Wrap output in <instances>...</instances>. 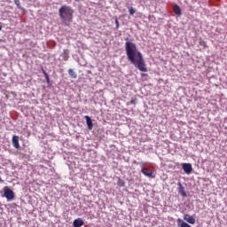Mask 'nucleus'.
I'll use <instances>...</instances> for the list:
<instances>
[{
	"label": "nucleus",
	"mask_w": 227,
	"mask_h": 227,
	"mask_svg": "<svg viewBox=\"0 0 227 227\" xmlns=\"http://www.w3.org/2000/svg\"><path fill=\"white\" fill-rule=\"evenodd\" d=\"M126 56L131 65H134L140 72H148L143 53L137 49L136 43L128 41L125 43Z\"/></svg>",
	"instance_id": "f257e3e1"
},
{
	"label": "nucleus",
	"mask_w": 227,
	"mask_h": 227,
	"mask_svg": "<svg viewBox=\"0 0 227 227\" xmlns=\"http://www.w3.org/2000/svg\"><path fill=\"white\" fill-rule=\"evenodd\" d=\"M59 15L63 24L66 26H70V23L74 19V9H72L70 6L63 5L59 10Z\"/></svg>",
	"instance_id": "f03ea898"
},
{
	"label": "nucleus",
	"mask_w": 227,
	"mask_h": 227,
	"mask_svg": "<svg viewBox=\"0 0 227 227\" xmlns=\"http://www.w3.org/2000/svg\"><path fill=\"white\" fill-rule=\"evenodd\" d=\"M4 198H6V200L8 201H12V200H13V198H15V193L13 192V191L9 189L8 187H4Z\"/></svg>",
	"instance_id": "7ed1b4c3"
},
{
	"label": "nucleus",
	"mask_w": 227,
	"mask_h": 227,
	"mask_svg": "<svg viewBox=\"0 0 227 227\" xmlns=\"http://www.w3.org/2000/svg\"><path fill=\"white\" fill-rule=\"evenodd\" d=\"M141 173H143L145 176H147V178H155V176H153V171L150 170L148 168H142Z\"/></svg>",
	"instance_id": "20e7f679"
},
{
	"label": "nucleus",
	"mask_w": 227,
	"mask_h": 227,
	"mask_svg": "<svg viewBox=\"0 0 227 227\" xmlns=\"http://www.w3.org/2000/svg\"><path fill=\"white\" fill-rule=\"evenodd\" d=\"M182 168L184 169V173H186V175H191V173H192V164L191 163H183Z\"/></svg>",
	"instance_id": "39448f33"
},
{
	"label": "nucleus",
	"mask_w": 227,
	"mask_h": 227,
	"mask_svg": "<svg viewBox=\"0 0 227 227\" xmlns=\"http://www.w3.org/2000/svg\"><path fill=\"white\" fill-rule=\"evenodd\" d=\"M184 220L186 221V223H189V224H195L196 223V218L191 215H184Z\"/></svg>",
	"instance_id": "423d86ee"
},
{
	"label": "nucleus",
	"mask_w": 227,
	"mask_h": 227,
	"mask_svg": "<svg viewBox=\"0 0 227 227\" xmlns=\"http://www.w3.org/2000/svg\"><path fill=\"white\" fill-rule=\"evenodd\" d=\"M86 123L88 126L89 130L93 129V121H91V118L88 115L85 116Z\"/></svg>",
	"instance_id": "0eeeda50"
},
{
	"label": "nucleus",
	"mask_w": 227,
	"mask_h": 227,
	"mask_svg": "<svg viewBox=\"0 0 227 227\" xmlns=\"http://www.w3.org/2000/svg\"><path fill=\"white\" fill-rule=\"evenodd\" d=\"M84 224V221L82 218L75 219L73 223L74 227H81Z\"/></svg>",
	"instance_id": "6e6552de"
},
{
	"label": "nucleus",
	"mask_w": 227,
	"mask_h": 227,
	"mask_svg": "<svg viewBox=\"0 0 227 227\" xmlns=\"http://www.w3.org/2000/svg\"><path fill=\"white\" fill-rule=\"evenodd\" d=\"M177 226H179V227H192L189 223L184 222V220H182V218L177 219Z\"/></svg>",
	"instance_id": "1a4fd4ad"
},
{
	"label": "nucleus",
	"mask_w": 227,
	"mask_h": 227,
	"mask_svg": "<svg viewBox=\"0 0 227 227\" xmlns=\"http://www.w3.org/2000/svg\"><path fill=\"white\" fill-rule=\"evenodd\" d=\"M12 145H13L14 148H17V149L20 148V145L19 144V137L13 136Z\"/></svg>",
	"instance_id": "9d476101"
},
{
	"label": "nucleus",
	"mask_w": 227,
	"mask_h": 227,
	"mask_svg": "<svg viewBox=\"0 0 227 227\" xmlns=\"http://www.w3.org/2000/svg\"><path fill=\"white\" fill-rule=\"evenodd\" d=\"M178 187H179V194H182L184 198H185L187 196V193H185V189L184 188V186L182 185V183H178Z\"/></svg>",
	"instance_id": "9b49d317"
},
{
	"label": "nucleus",
	"mask_w": 227,
	"mask_h": 227,
	"mask_svg": "<svg viewBox=\"0 0 227 227\" xmlns=\"http://www.w3.org/2000/svg\"><path fill=\"white\" fill-rule=\"evenodd\" d=\"M174 12L176 15H178V17H180V15H182V9H180V6H178L177 4H175Z\"/></svg>",
	"instance_id": "f8f14e48"
},
{
	"label": "nucleus",
	"mask_w": 227,
	"mask_h": 227,
	"mask_svg": "<svg viewBox=\"0 0 227 227\" xmlns=\"http://www.w3.org/2000/svg\"><path fill=\"white\" fill-rule=\"evenodd\" d=\"M68 74L70 75V77H72V79H77V74L74 72V69H69Z\"/></svg>",
	"instance_id": "ddd939ff"
},
{
	"label": "nucleus",
	"mask_w": 227,
	"mask_h": 227,
	"mask_svg": "<svg viewBox=\"0 0 227 227\" xmlns=\"http://www.w3.org/2000/svg\"><path fill=\"white\" fill-rule=\"evenodd\" d=\"M64 61H68V51L64 50L63 54H62Z\"/></svg>",
	"instance_id": "4468645a"
},
{
	"label": "nucleus",
	"mask_w": 227,
	"mask_h": 227,
	"mask_svg": "<svg viewBox=\"0 0 227 227\" xmlns=\"http://www.w3.org/2000/svg\"><path fill=\"white\" fill-rule=\"evenodd\" d=\"M117 185L119 187H123L125 185V183L123 182V180L119 179L118 182H117Z\"/></svg>",
	"instance_id": "2eb2a0df"
},
{
	"label": "nucleus",
	"mask_w": 227,
	"mask_h": 227,
	"mask_svg": "<svg viewBox=\"0 0 227 227\" xmlns=\"http://www.w3.org/2000/svg\"><path fill=\"white\" fill-rule=\"evenodd\" d=\"M128 10L129 12V15H134V13H136V10H134V7H128Z\"/></svg>",
	"instance_id": "dca6fc26"
},
{
	"label": "nucleus",
	"mask_w": 227,
	"mask_h": 227,
	"mask_svg": "<svg viewBox=\"0 0 227 227\" xmlns=\"http://www.w3.org/2000/svg\"><path fill=\"white\" fill-rule=\"evenodd\" d=\"M45 79H46V82L49 84V82H51V79L49 78V74H45Z\"/></svg>",
	"instance_id": "f3484780"
},
{
	"label": "nucleus",
	"mask_w": 227,
	"mask_h": 227,
	"mask_svg": "<svg viewBox=\"0 0 227 227\" xmlns=\"http://www.w3.org/2000/svg\"><path fill=\"white\" fill-rule=\"evenodd\" d=\"M116 29L120 27V22L118 21V18L115 19Z\"/></svg>",
	"instance_id": "a211bd4d"
},
{
	"label": "nucleus",
	"mask_w": 227,
	"mask_h": 227,
	"mask_svg": "<svg viewBox=\"0 0 227 227\" xmlns=\"http://www.w3.org/2000/svg\"><path fill=\"white\" fill-rule=\"evenodd\" d=\"M14 3L16 5L20 6V2L19 0H15Z\"/></svg>",
	"instance_id": "6ab92c4d"
},
{
	"label": "nucleus",
	"mask_w": 227,
	"mask_h": 227,
	"mask_svg": "<svg viewBox=\"0 0 227 227\" xmlns=\"http://www.w3.org/2000/svg\"><path fill=\"white\" fill-rule=\"evenodd\" d=\"M43 74L45 76V74H47V72L45 70H43Z\"/></svg>",
	"instance_id": "aec40b11"
},
{
	"label": "nucleus",
	"mask_w": 227,
	"mask_h": 227,
	"mask_svg": "<svg viewBox=\"0 0 227 227\" xmlns=\"http://www.w3.org/2000/svg\"><path fill=\"white\" fill-rule=\"evenodd\" d=\"M3 29V26L1 25V23H0V31Z\"/></svg>",
	"instance_id": "412c9836"
},
{
	"label": "nucleus",
	"mask_w": 227,
	"mask_h": 227,
	"mask_svg": "<svg viewBox=\"0 0 227 227\" xmlns=\"http://www.w3.org/2000/svg\"><path fill=\"white\" fill-rule=\"evenodd\" d=\"M0 182H1V183L4 182V181L3 180V178H1V176H0Z\"/></svg>",
	"instance_id": "4be33fe9"
},
{
	"label": "nucleus",
	"mask_w": 227,
	"mask_h": 227,
	"mask_svg": "<svg viewBox=\"0 0 227 227\" xmlns=\"http://www.w3.org/2000/svg\"><path fill=\"white\" fill-rule=\"evenodd\" d=\"M143 166H145V163H142Z\"/></svg>",
	"instance_id": "5701e85b"
}]
</instances>
